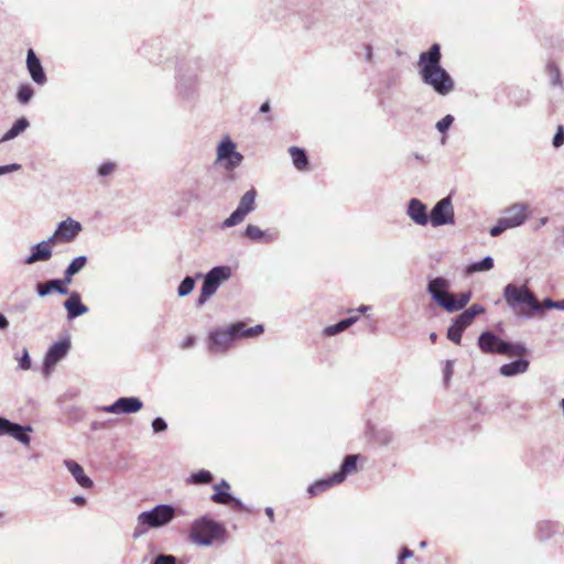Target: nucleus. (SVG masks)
<instances>
[{
  "instance_id": "obj_10",
  "label": "nucleus",
  "mask_w": 564,
  "mask_h": 564,
  "mask_svg": "<svg viewBox=\"0 0 564 564\" xmlns=\"http://www.w3.org/2000/svg\"><path fill=\"white\" fill-rule=\"evenodd\" d=\"M257 189L251 187L239 199L237 208L223 221L221 228H231L239 225L256 209Z\"/></svg>"
},
{
  "instance_id": "obj_15",
  "label": "nucleus",
  "mask_w": 564,
  "mask_h": 564,
  "mask_svg": "<svg viewBox=\"0 0 564 564\" xmlns=\"http://www.w3.org/2000/svg\"><path fill=\"white\" fill-rule=\"evenodd\" d=\"M505 343V339L491 330L482 332L477 339V345L484 354L501 355Z\"/></svg>"
},
{
  "instance_id": "obj_53",
  "label": "nucleus",
  "mask_w": 564,
  "mask_h": 564,
  "mask_svg": "<svg viewBox=\"0 0 564 564\" xmlns=\"http://www.w3.org/2000/svg\"><path fill=\"white\" fill-rule=\"evenodd\" d=\"M21 167L22 166L19 163H11V164H7V165H0V175H4V174L11 173V172L19 171V170H21Z\"/></svg>"
},
{
  "instance_id": "obj_4",
  "label": "nucleus",
  "mask_w": 564,
  "mask_h": 564,
  "mask_svg": "<svg viewBox=\"0 0 564 564\" xmlns=\"http://www.w3.org/2000/svg\"><path fill=\"white\" fill-rule=\"evenodd\" d=\"M227 530L221 522L207 516L193 521L189 529V540L199 546H210L217 540H224Z\"/></svg>"
},
{
  "instance_id": "obj_49",
  "label": "nucleus",
  "mask_w": 564,
  "mask_h": 564,
  "mask_svg": "<svg viewBox=\"0 0 564 564\" xmlns=\"http://www.w3.org/2000/svg\"><path fill=\"white\" fill-rule=\"evenodd\" d=\"M116 169V163L111 161L102 162L98 167V175L106 177L110 175Z\"/></svg>"
},
{
  "instance_id": "obj_20",
  "label": "nucleus",
  "mask_w": 564,
  "mask_h": 564,
  "mask_svg": "<svg viewBox=\"0 0 564 564\" xmlns=\"http://www.w3.org/2000/svg\"><path fill=\"white\" fill-rule=\"evenodd\" d=\"M67 285L68 282L64 278H55L46 282L36 283L35 291L39 297H45L54 292L59 295H67L69 293Z\"/></svg>"
},
{
  "instance_id": "obj_30",
  "label": "nucleus",
  "mask_w": 564,
  "mask_h": 564,
  "mask_svg": "<svg viewBox=\"0 0 564 564\" xmlns=\"http://www.w3.org/2000/svg\"><path fill=\"white\" fill-rule=\"evenodd\" d=\"M358 319H359L358 315H354V316H349L344 319H340L339 322H337L333 325L326 326L323 329V335L328 336V337L335 336V335L344 332L348 327L352 326L355 323L358 322Z\"/></svg>"
},
{
  "instance_id": "obj_24",
  "label": "nucleus",
  "mask_w": 564,
  "mask_h": 564,
  "mask_svg": "<svg viewBox=\"0 0 564 564\" xmlns=\"http://www.w3.org/2000/svg\"><path fill=\"white\" fill-rule=\"evenodd\" d=\"M33 432L31 425H22L10 420L6 435H9L23 444L24 446H29L31 443L30 433Z\"/></svg>"
},
{
  "instance_id": "obj_59",
  "label": "nucleus",
  "mask_w": 564,
  "mask_h": 564,
  "mask_svg": "<svg viewBox=\"0 0 564 564\" xmlns=\"http://www.w3.org/2000/svg\"><path fill=\"white\" fill-rule=\"evenodd\" d=\"M72 502H74L77 506H85L87 500H86V498L84 496H79L78 495V496H74L72 498Z\"/></svg>"
},
{
  "instance_id": "obj_25",
  "label": "nucleus",
  "mask_w": 564,
  "mask_h": 564,
  "mask_svg": "<svg viewBox=\"0 0 564 564\" xmlns=\"http://www.w3.org/2000/svg\"><path fill=\"white\" fill-rule=\"evenodd\" d=\"M64 465L82 488L88 489L94 486L91 478L85 474L84 468L77 462L73 459H65Z\"/></svg>"
},
{
  "instance_id": "obj_18",
  "label": "nucleus",
  "mask_w": 564,
  "mask_h": 564,
  "mask_svg": "<svg viewBox=\"0 0 564 564\" xmlns=\"http://www.w3.org/2000/svg\"><path fill=\"white\" fill-rule=\"evenodd\" d=\"M246 238L259 243H273L280 239L278 229H261L260 227L249 224L242 234Z\"/></svg>"
},
{
  "instance_id": "obj_35",
  "label": "nucleus",
  "mask_w": 564,
  "mask_h": 564,
  "mask_svg": "<svg viewBox=\"0 0 564 564\" xmlns=\"http://www.w3.org/2000/svg\"><path fill=\"white\" fill-rule=\"evenodd\" d=\"M494 265H495L494 258L491 256H486L479 261L469 263L466 267V272L468 274H473L476 272H486V271L491 270L494 268Z\"/></svg>"
},
{
  "instance_id": "obj_8",
  "label": "nucleus",
  "mask_w": 564,
  "mask_h": 564,
  "mask_svg": "<svg viewBox=\"0 0 564 564\" xmlns=\"http://www.w3.org/2000/svg\"><path fill=\"white\" fill-rule=\"evenodd\" d=\"M529 217V206L524 203H516L502 212V217L489 229L491 237H498L507 229L523 225Z\"/></svg>"
},
{
  "instance_id": "obj_58",
  "label": "nucleus",
  "mask_w": 564,
  "mask_h": 564,
  "mask_svg": "<svg viewBox=\"0 0 564 564\" xmlns=\"http://www.w3.org/2000/svg\"><path fill=\"white\" fill-rule=\"evenodd\" d=\"M541 306L543 308V312L545 310L555 308V301L550 299V297H546V299L543 300Z\"/></svg>"
},
{
  "instance_id": "obj_62",
  "label": "nucleus",
  "mask_w": 564,
  "mask_h": 564,
  "mask_svg": "<svg viewBox=\"0 0 564 564\" xmlns=\"http://www.w3.org/2000/svg\"><path fill=\"white\" fill-rule=\"evenodd\" d=\"M265 514L268 516L270 522H274V510L272 507H265L264 509Z\"/></svg>"
},
{
  "instance_id": "obj_28",
  "label": "nucleus",
  "mask_w": 564,
  "mask_h": 564,
  "mask_svg": "<svg viewBox=\"0 0 564 564\" xmlns=\"http://www.w3.org/2000/svg\"><path fill=\"white\" fill-rule=\"evenodd\" d=\"M470 299H471L470 291L460 292L455 300H453L448 296L447 301L443 302L445 304L443 308L448 313L462 311L467 305V303L470 301Z\"/></svg>"
},
{
  "instance_id": "obj_55",
  "label": "nucleus",
  "mask_w": 564,
  "mask_h": 564,
  "mask_svg": "<svg viewBox=\"0 0 564 564\" xmlns=\"http://www.w3.org/2000/svg\"><path fill=\"white\" fill-rule=\"evenodd\" d=\"M195 341H196V337L193 335H189L182 340L181 346H182V348H191L192 346H194Z\"/></svg>"
},
{
  "instance_id": "obj_31",
  "label": "nucleus",
  "mask_w": 564,
  "mask_h": 564,
  "mask_svg": "<svg viewBox=\"0 0 564 564\" xmlns=\"http://www.w3.org/2000/svg\"><path fill=\"white\" fill-rule=\"evenodd\" d=\"M30 126V121L25 117L18 118L11 128L1 137L0 143L15 139L24 132Z\"/></svg>"
},
{
  "instance_id": "obj_63",
  "label": "nucleus",
  "mask_w": 564,
  "mask_h": 564,
  "mask_svg": "<svg viewBox=\"0 0 564 564\" xmlns=\"http://www.w3.org/2000/svg\"><path fill=\"white\" fill-rule=\"evenodd\" d=\"M101 426H102V424H101L100 422H98V421H94V422H91V424H90V429H91L93 431H97V430H99Z\"/></svg>"
},
{
  "instance_id": "obj_13",
  "label": "nucleus",
  "mask_w": 564,
  "mask_h": 564,
  "mask_svg": "<svg viewBox=\"0 0 564 564\" xmlns=\"http://www.w3.org/2000/svg\"><path fill=\"white\" fill-rule=\"evenodd\" d=\"M70 347L72 343L68 337L59 339L48 347L47 351L45 352L42 367L43 375L45 377H48L54 367L67 356Z\"/></svg>"
},
{
  "instance_id": "obj_34",
  "label": "nucleus",
  "mask_w": 564,
  "mask_h": 564,
  "mask_svg": "<svg viewBox=\"0 0 564 564\" xmlns=\"http://www.w3.org/2000/svg\"><path fill=\"white\" fill-rule=\"evenodd\" d=\"M215 492L210 496V500L215 503L223 505L226 503L227 495H231L229 492L230 485L227 480L221 479L218 484L214 486Z\"/></svg>"
},
{
  "instance_id": "obj_52",
  "label": "nucleus",
  "mask_w": 564,
  "mask_h": 564,
  "mask_svg": "<svg viewBox=\"0 0 564 564\" xmlns=\"http://www.w3.org/2000/svg\"><path fill=\"white\" fill-rule=\"evenodd\" d=\"M413 556V551L410 550L408 546H402L400 549L399 555H398V564H403V562L408 558H411Z\"/></svg>"
},
{
  "instance_id": "obj_43",
  "label": "nucleus",
  "mask_w": 564,
  "mask_h": 564,
  "mask_svg": "<svg viewBox=\"0 0 564 564\" xmlns=\"http://www.w3.org/2000/svg\"><path fill=\"white\" fill-rule=\"evenodd\" d=\"M227 501L224 503L225 506H230L234 510L240 511V512H247L248 508L247 506L241 501L240 498L234 496V495H227Z\"/></svg>"
},
{
  "instance_id": "obj_36",
  "label": "nucleus",
  "mask_w": 564,
  "mask_h": 564,
  "mask_svg": "<svg viewBox=\"0 0 564 564\" xmlns=\"http://www.w3.org/2000/svg\"><path fill=\"white\" fill-rule=\"evenodd\" d=\"M550 84L564 89L560 67L554 62H549L545 67Z\"/></svg>"
},
{
  "instance_id": "obj_9",
  "label": "nucleus",
  "mask_w": 564,
  "mask_h": 564,
  "mask_svg": "<svg viewBox=\"0 0 564 564\" xmlns=\"http://www.w3.org/2000/svg\"><path fill=\"white\" fill-rule=\"evenodd\" d=\"M202 69L200 59L195 58L183 63L177 68V90L184 98H189L197 84V75Z\"/></svg>"
},
{
  "instance_id": "obj_2",
  "label": "nucleus",
  "mask_w": 564,
  "mask_h": 564,
  "mask_svg": "<svg viewBox=\"0 0 564 564\" xmlns=\"http://www.w3.org/2000/svg\"><path fill=\"white\" fill-rule=\"evenodd\" d=\"M502 296L508 307L519 319H531L535 315L543 314L541 303L527 285L509 283L503 288Z\"/></svg>"
},
{
  "instance_id": "obj_14",
  "label": "nucleus",
  "mask_w": 564,
  "mask_h": 564,
  "mask_svg": "<svg viewBox=\"0 0 564 564\" xmlns=\"http://www.w3.org/2000/svg\"><path fill=\"white\" fill-rule=\"evenodd\" d=\"M142 408L143 402L139 397H120L113 403L101 406V411L113 414H134Z\"/></svg>"
},
{
  "instance_id": "obj_50",
  "label": "nucleus",
  "mask_w": 564,
  "mask_h": 564,
  "mask_svg": "<svg viewBox=\"0 0 564 564\" xmlns=\"http://www.w3.org/2000/svg\"><path fill=\"white\" fill-rule=\"evenodd\" d=\"M552 144L556 149L564 144V127L562 124L557 126Z\"/></svg>"
},
{
  "instance_id": "obj_54",
  "label": "nucleus",
  "mask_w": 564,
  "mask_h": 564,
  "mask_svg": "<svg viewBox=\"0 0 564 564\" xmlns=\"http://www.w3.org/2000/svg\"><path fill=\"white\" fill-rule=\"evenodd\" d=\"M41 242H46V246H50V247H52L53 245H56V243H64L62 241V239L59 238V236L57 235L56 230L46 240H42Z\"/></svg>"
},
{
  "instance_id": "obj_42",
  "label": "nucleus",
  "mask_w": 564,
  "mask_h": 564,
  "mask_svg": "<svg viewBox=\"0 0 564 564\" xmlns=\"http://www.w3.org/2000/svg\"><path fill=\"white\" fill-rule=\"evenodd\" d=\"M18 360V367L20 370H29L32 367L31 357L29 355V350L23 347L21 356H15Z\"/></svg>"
},
{
  "instance_id": "obj_29",
  "label": "nucleus",
  "mask_w": 564,
  "mask_h": 564,
  "mask_svg": "<svg viewBox=\"0 0 564 564\" xmlns=\"http://www.w3.org/2000/svg\"><path fill=\"white\" fill-rule=\"evenodd\" d=\"M88 258L86 256H78L74 258L64 270L63 278L68 284L72 283L74 275L79 273L87 264Z\"/></svg>"
},
{
  "instance_id": "obj_40",
  "label": "nucleus",
  "mask_w": 564,
  "mask_h": 564,
  "mask_svg": "<svg viewBox=\"0 0 564 564\" xmlns=\"http://www.w3.org/2000/svg\"><path fill=\"white\" fill-rule=\"evenodd\" d=\"M194 288H195V278L187 275L178 284L177 295L180 297H185L193 292Z\"/></svg>"
},
{
  "instance_id": "obj_45",
  "label": "nucleus",
  "mask_w": 564,
  "mask_h": 564,
  "mask_svg": "<svg viewBox=\"0 0 564 564\" xmlns=\"http://www.w3.org/2000/svg\"><path fill=\"white\" fill-rule=\"evenodd\" d=\"M453 122H454V117L452 115H446L440 121L436 122V129L442 134H445L448 131V129L451 128V126L453 124Z\"/></svg>"
},
{
  "instance_id": "obj_57",
  "label": "nucleus",
  "mask_w": 564,
  "mask_h": 564,
  "mask_svg": "<svg viewBox=\"0 0 564 564\" xmlns=\"http://www.w3.org/2000/svg\"><path fill=\"white\" fill-rule=\"evenodd\" d=\"M9 422H10L9 419H7L4 416H0V436L6 435Z\"/></svg>"
},
{
  "instance_id": "obj_38",
  "label": "nucleus",
  "mask_w": 564,
  "mask_h": 564,
  "mask_svg": "<svg viewBox=\"0 0 564 564\" xmlns=\"http://www.w3.org/2000/svg\"><path fill=\"white\" fill-rule=\"evenodd\" d=\"M34 96V88L29 83H21L17 90V100L21 105H28Z\"/></svg>"
},
{
  "instance_id": "obj_47",
  "label": "nucleus",
  "mask_w": 564,
  "mask_h": 564,
  "mask_svg": "<svg viewBox=\"0 0 564 564\" xmlns=\"http://www.w3.org/2000/svg\"><path fill=\"white\" fill-rule=\"evenodd\" d=\"M454 360H446L443 368V381L445 386H448L452 376L454 373Z\"/></svg>"
},
{
  "instance_id": "obj_48",
  "label": "nucleus",
  "mask_w": 564,
  "mask_h": 564,
  "mask_svg": "<svg viewBox=\"0 0 564 564\" xmlns=\"http://www.w3.org/2000/svg\"><path fill=\"white\" fill-rule=\"evenodd\" d=\"M167 422L162 416H156L152 420L151 427L153 433H162L167 430Z\"/></svg>"
},
{
  "instance_id": "obj_23",
  "label": "nucleus",
  "mask_w": 564,
  "mask_h": 564,
  "mask_svg": "<svg viewBox=\"0 0 564 564\" xmlns=\"http://www.w3.org/2000/svg\"><path fill=\"white\" fill-rule=\"evenodd\" d=\"M53 256L52 247L46 246V242H37L31 247V252L23 260L25 264H33L36 262L48 261Z\"/></svg>"
},
{
  "instance_id": "obj_46",
  "label": "nucleus",
  "mask_w": 564,
  "mask_h": 564,
  "mask_svg": "<svg viewBox=\"0 0 564 564\" xmlns=\"http://www.w3.org/2000/svg\"><path fill=\"white\" fill-rule=\"evenodd\" d=\"M463 312L471 322H474L478 315L485 313V307L481 304L475 303Z\"/></svg>"
},
{
  "instance_id": "obj_17",
  "label": "nucleus",
  "mask_w": 564,
  "mask_h": 564,
  "mask_svg": "<svg viewBox=\"0 0 564 564\" xmlns=\"http://www.w3.org/2000/svg\"><path fill=\"white\" fill-rule=\"evenodd\" d=\"M25 64L31 79L36 85L44 86L47 83V76L42 66L40 57L36 55L33 48L28 50Z\"/></svg>"
},
{
  "instance_id": "obj_33",
  "label": "nucleus",
  "mask_w": 564,
  "mask_h": 564,
  "mask_svg": "<svg viewBox=\"0 0 564 564\" xmlns=\"http://www.w3.org/2000/svg\"><path fill=\"white\" fill-rule=\"evenodd\" d=\"M370 437L380 446H389L394 440V434L389 429H372L370 431Z\"/></svg>"
},
{
  "instance_id": "obj_16",
  "label": "nucleus",
  "mask_w": 564,
  "mask_h": 564,
  "mask_svg": "<svg viewBox=\"0 0 564 564\" xmlns=\"http://www.w3.org/2000/svg\"><path fill=\"white\" fill-rule=\"evenodd\" d=\"M449 282L443 276H436L429 280L426 291L431 299L442 308L448 299Z\"/></svg>"
},
{
  "instance_id": "obj_3",
  "label": "nucleus",
  "mask_w": 564,
  "mask_h": 564,
  "mask_svg": "<svg viewBox=\"0 0 564 564\" xmlns=\"http://www.w3.org/2000/svg\"><path fill=\"white\" fill-rule=\"evenodd\" d=\"M264 330L263 325L258 324L247 327L245 322H236L225 327H217L208 334V349L210 352H225L239 338H252Z\"/></svg>"
},
{
  "instance_id": "obj_21",
  "label": "nucleus",
  "mask_w": 564,
  "mask_h": 564,
  "mask_svg": "<svg viewBox=\"0 0 564 564\" xmlns=\"http://www.w3.org/2000/svg\"><path fill=\"white\" fill-rule=\"evenodd\" d=\"M68 297L64 301L63 305L67 313V319L73 321L86 313L89 308L82 301V295L77 291H69Z\"/></svg>"
},
{
  "instance_id": "obj_39",
  "label": "nucleus",
  "mask_w": 564,
  "mask_h": 564,
  "mask_svg": "<svg viewBox=\"0 0 564 564\" xmlns=\"http://www.w3.org/2000/svg\"><path fill=\"white\" fill-rule=\"evenodd\" d=\"M213 478H214V476L209 470L199 469L198 471L191 474L187 481L189 484H195V485H208L213 481Z\"/></svg>"
},
{
  "instance_id": "obj_12",
  "label": "nucleus",
  "mask_w": 564,
  "mask_h": 564,
  "mask_svg": "<svg viewBox=\"0 0 564 564\" xmlns=\"http://www.w3.org/2000/svg\"><path fill=\"white\" fill-rule=\"evenodd\" d=\"M217 161L221 162L225 170L234 171L243 161V155L237 151L236 143L225 137L217 147Z\"/></svg>"
},
{
  "instance_id": "obj_60",
  "label": "nucleus",
  "mask_w": 564,
  "mask_h": 564,
  "mask_svg": "<svg viewBox=\"0 0 564 564\" xmlns=\"http://www.w3.org/2000/svg\"><path fill=\"white\" fill-rule=\"evenodd\" d=\"M9 327V321L4 314L0 313V329L6 330Z\"/></svg>"
},
{
  "instance_id": "obj_27",
  "label": "nucleus",
  "mask_w": 564,
  "mask_h": 564,
  "mask_svg": "<svg viewBox=\"0 0 564 564\" xmlns=\"http://www.w3.org/2000/svg\"><path fill=\"white\" fill-rule=\"evenodd\" d=\"M564 532L563 525L560 522H552L549 520L540 521L536 524V536L541 541L551 539L553 535L562 534Z\"/></svg>"
},
{
  "instance_id": "obj_41",
  "label": "nucleus",
  "mask_w": 564,
  "mask_h": 564,
  "mask_svg": "<svg viewBox=\"0 0 564 564\" xmlns=\"http://www.w3.org/2000/svg\"><path fill=\"white\" fill-rule=\"evenodd\" d=\"M463 330L456 324L452 323L446 332V337L456 345H459L462 341Z\"/></svg>"
},
{
  "instance_id": "obj_51",
  "label": "nucleus",
  "mask_w": 564,
  "mask_h": 564,
  "mask_svg": "<svg viewBox=\"0 0 564 564\" xmlns=\"http://www.w3.org/2000/svg\"><path fill=\"white\" fill-rule=\"evenodd\" d=\"M453 323L456 324L458 327H460L463 330H465L468 326L473 324V322L465 315L464 312L458 314L454 319Z\"/></svg>"
},
{
  "instance_id": "obj_22",
  "label": "nucleus",
  "mask_w": 564,
  "mask_h": 564,
  "mask_svg": "<svg viewBox=\"0 0 564 564\" xmlns=\"http://www.w3.org/2000/svg\"><path fill=\"white\" fill-rule=\"evenodd\" d=\"M83 227L82 224L77 220H74L72 218H67L65 220H62L58 223L56 227V232L62 239L64 243L70 242L76 239V237L82 231Z\"/></svg>"
},
{
  "instance_id": "obj_7",
  "label": "nucleus",
  "mask_w": 564,
  "mask_h": 564,
  "mask_svg": "<svg viewBox=\"0 0 564 564\" xmlns=\"http://www.w3.org/2000/svg\"><path fill=\"white\" fill-rule=\"evenodd\" d=\"M230 276L231 268L229 265H216L206 274L197 273V279L203 278V285L196 305L203 306Z\"/></svg>"
},
{
  "instance_id": "obj_6",
  "label": "nucleus",
  "mask_w": 564,
  "mask_h": 564,
  "mask_svg": "<svg viewBox=\"0 0 564 564\" xmlns=\"http://www.w3.org/2000/svg\"><path fill=\"white\" fill-rule=\"evenodd\" d=\"M359 457H360L359 454L346 455L337 471L311 484L307 487V492L311 496H316L334 486H337V485L344 482L345 479L347 478V476H349L358 470L357 463H358Z\"/></svg>"
},
{
  "instance_id": "obj_19",
  "label": "nucleus",
  "mask_w": 564,
  "mask_h": 564,
  "mask_svg": "<svg viewBox=\"0 0 564 564\" xmlns=\"http://www.w3.org/2000/svg\"><path fill=\"white\" fill-rule=\"evenodd\" d=\"M406 216L419 226H426L430 223L427 205L419 198H411L406 204Z\"/></svg>"
},
{
  "instance_id": "obj_44",
  "label": "nucleus",
  "mask_w": 564,
  "mask_h": 564,
  "mask_svg": "<svg viewBox=\"0 0 564 564\" xmlns=\"http://www.w3.org/2000/svg\"><path fill=\"white\" fill-rule=\"evenodd\" d=\"M178 560L172 554L160 553L155 555L151 564H177Z\"/></svg>"
},
{
  "instance_id": "obj_56",
  "label": "nucleus",
  "mask_w": 564,
  "mask_h": 564,
  "mask_svg": "<svg viewBox=\"0 0 564 564\" xmlns=\"http://www.w3.org/2000/svg\"><path fill=\"white\" fill-rule=\"evenodd\" d=\"M365 58L368 63L372 62L373 53L371 44H364Z\"/></svg>"
},
{
  "instance_id": "obj_11",
  "label": "nucleus",
  "mask_w": 564,
  "mask_h": 564,
  "mask_svg": "<svg viewBox=\"0 0 564 564\" xmlns=\"http://www.w3.org/2000/svg\"><path fill=\"white\" fill-rule=\"evenodd\" d=\"M430 224L433 227H442L455 224V210L451 195L443 197L430 212Z\"/></svg>"
},
{
  "instance_id": "obj_61",
  "label": "nucleus",
  "mask_w": 564,
  "mask_h": 564,
  "mask_svg": "<svg viewBox=\"0 0 564 564\" xmlns=\"http://www.w3.org/2000/svg\"><path fill=\"white\" fill-rule=\"evenodd\" d=\"M271 110V105H270V101H264L261 106H260V109L259 111L261 113H268L269 111Z\"/></svg>"
},
{
  "instance_id": "obj_32",
  "label": "nucleus",
  "mask_w": 564,
  "mask_h": 564,
  "mask_svg": "<svg viewBox=\"0 0 564 564\" xmlns=\"http://www.w3.org/2000/svg\"><path fill=\"white\" fill-rule=\"evenodd\" d=\"M289 152L292 159V163L297 170L303 171L307 169L310 164L308 156L303 148L293 145L289 149Z\"/></svg>"
},
{
  "instance_id": "obj_37",
  "label": "nucleus",
  "mask_w": 564,
  "mask_h": 564,
  "mask_svg": "<svg viewBox=\"0 0 564 564\" xmlns=\"http://www.w3.org/2000/svg\"><path fill=\"white\" fill-rule=\"evenodd\" d=\"M529 352V349L527 346L522 343H512L507 341L505 343L503 351L501 355H506L509 357L519 356V358L525 354Z\"/></svg>"
},
{
  "instance_id": "obj_5",
  "label": "nucleus",
  "mask_w": 564,
  "mask_h": 564,
  "mask_svg": "<svg viewBox=\"0 0 564 564\" xmlns=\"http://www.w3.org/2000/svg\"><path fill=\"white\" fill-rule=\"evenodd\" d=\"M182 510L169 503H160L150 510L143 511L138 516L139 525L145 527L144 530L135 529L133 536L138 538L147 529H159L167 525L173 519L182 514Z\"/></svg>"
},
{
  "instance_id": "obj_64",
  "label": "nucleus",
  "mask_w": 564,
  "mask_h": 564,
  "mask_svg": "<svg viewBox=\"0 0 564 564\" xmlns=\"http://www.w3.org/2000/svg\"><path fill=\"white\" fill-rule=\"evenodd\" d=\"M555 308L560 311H564V299L560 301H555Z\"/></svg>"
},
{
  "instance_id": "obj_1",
  "label": "nucleus",
  "mask_w": 564,
  "mask_h": 564,
  "mask_svg": "<svg viewBox=\"0 0 564 564\" xmlns=\"http://www.w3.org/2000/svg\"><path fill=\"white\" fill-rule=\"evenodd\" d=\"M417 68L423 84L441 95H448L455 86L449 73L442 66L441 45L433 43L427 51L420 54Z\"/></svg>"
},
{
  "instance_id": "obj_26",
  "label": "nucleus",
  "mask_w": 564,
  "mask_h": 564,
  "mask_svg": "<svg viewBox=\"0 0 564 564\" xmlns=\"http://www.w3.org/2000/svg\"><path fill=\"white\" fill-rule=\"evenodd\" d=\"M530 361L527 358L520 357L510 362L503 364L499 368L501 376L510 378L522 375L528 371Z\"/></svg>"
}]
</instances>
